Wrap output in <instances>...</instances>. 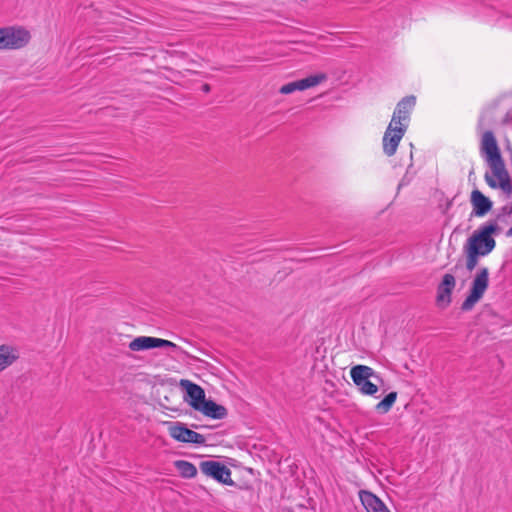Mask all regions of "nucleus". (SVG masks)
Segmentation results:
<instances>
[{"label": "nucleus", "mask_w": 512, "mask_h": 512, "mask_svg": "<svg viewBox=\"0 0 512 512\" xmlns=\"http://www.w3.org/2000/svg\"><path fill=\"white\" fill-rule=\"evenodd\" d=\"M480 151L492 172V175L486 172L484 176L488 186L493 189L500 188L507 196L512 195L510 176L492 131L488 130L483 133Z\"/></svg>", "instance_id": "nucleus-1"}, {"label": "nucleus", "mask_w": 512, "mask_h": 512, "mask_svg": "<svg viewBox=\"0 0 512 512\" xmlns=\"http://www.w3.org/2000/svg\"><path fill=\"white\" fill-rule=\"evenodd\" d=\"M499 230L500 227L495 220L488 221L473 232L464 247L481 253L482 256H487L496 246V241L492 235L497 234Z\"/></svg>", "instance_id": "nucleus-2"}, {"label": "nucleus", "mask_w": 512, "mask_h": 512, "mask_svg": "<svg viewBox=\"0 0 512 512\" xmlns=\"http://www.w3.org/2000/svg\"><path fill=\"white\" fill-rule=\"evenodd\" d=\"M350 376L359 391L364 395L373 396L378 392V386L370 381L371 378L382 382L381 376L371 367L356 365L350 370Z\"/></svg>", "instance_id": "nucleus-3"}, {"label": "nucleus", "mask_w": 512, "mask_h": 512, "mask_svg": "<svg viewBox=\"0 0 512 512\" xmlns=\"http://www.w3.org/2000/svg\"><path fill=\"white\" fill-rule=\"evenodd\" d=\"M489 286V270L481 267L475 274L466 299L461 304L462 311H471L481 300Z\"/></svg>", "instance_id": "nucleus-4"}, {"label": "nucleus", "mask_w": 512, "mask_h": 512, "mask_svg": "<svg viewBox=\"0 0 512 512\" xmlns=\"http://www.w3.org/2000/svg\"><path fill=\"white\" fill-rule=\"evenodd\" d=\"M31 39L30 32L22 27L0 28V50H18L24 48Z\"/></svg>", "instance_id": "nucleus-5"}, {"label": "nucleus", "mask_w": 512, "mask_h": 512, "mask_svg": "<svg viewBox=\"0 0 512 512\" xmlns=\"http://www.w3.org/2000/svg\"><path fill=\"white\" fill-rule=\"evenodd\" d=\"M167 425L170 437L178 442L197 445H204L206 442L202 434L187 428L182 422H167Z\"/></svg>", "instance_id": "nucleus-6"}, {"label": "nucleus", "mask_w": 512, "mask_h": 512, "mask_svg": "<svg viewBox=\"0 0 512 512\" xmlns=\"http://www.w3.org/2000/svg\"><path fill=\"white\" fill-rule=\"evenodd\" d=\"M199 468L203 474L219 483L229 486L234 485V481L231 478V470L221 462L214 460L202 461Z\"/></svg>", "instance_id": "nucleus-7"}, {"label": "nucleus", "mask_w": 512, "mask_h": 512, "mask_svg": "<svg viewBox=\"0 0 512 512\" xmlns=\"http://www.w3.org/2000/svg\"><path fill=\"white\" fill-rule=\"evenodd\" d=\"M406 130L407 125L395 126L389 123L383 136V151L387 156L391 157L396 153L399 142L405 135Z\"/></svg>", "instance_id": "nucleus-8"}, {"label": "nucleus", "mask_w": 512, "mask_h": 512, "mask_svg": "<svg viewBox=\"0 0 512 512\" xmlns=\"http://www.w3.org/2000/svg\"><path fill=\"white\" fill-rule=\"evenodd\" d=\"M153 348H172L180 350V347L175 343L161 338L139 336L130 341V350L132 351H145Z\"/></svg>", "instance_id": "nucleus-9"}, {"label": "nucleus", "mask_w": 512, "mask_h": 512, "mask_svg": "<svg viewBox=\"0 0 512 512\" xmlns=\"http://www.w3.org/2000/svg\"><path fill=\"white\" fill-rule=\"evenodd\" d=\"M415 104H416V97L413 95L406 96V97L402 98L398 102V104L393 112V116L390 121V124H393L395 126H400V125L408 126L407 122L409 121L410 113L413 110V108L415 107Z\"/></svg>", "instance_id": "nucleus-10"}, {"label": "nucleus", "mask_w": 512, "mask_h": 512, "mask_svg": "<svg viewBox=\"0 0 512 512\" xmlns=\"http://www.w3.org/2000/svg\"><path fill=\"white\" fill-rule=\"evenodd\" d=\"M456 285V280L453 274L446 273L441 282L437 286L436 303L441 308L448 307L451 302V294Z\"/></svg>", "instance_id": "nucleus-11"}, {"label": "nucleus", "mask_w": 512, "mask_h": 512, "mask_svg": "<svg viewBox=\"0 0 512 512\" xmlns=\"http://www.w3.org/2000/svg\"><path fill=\"white\" fill-rule=\"evenodd\" d=\"M181 385L186 389V402L194 410H197L206 399L204 389L189 380H181Z\"/></svg>", "instance_id": "nucleus-12"}, {"label": "nucleus", "mask_w": 512, "mask_h": 512, "mask_svg": "<svg viewBox=\"0 0 512 512\" xmlns=\"http://www.w3.org/2000/svg\"><path fill=\"white\" fill-rule=\"evenodd\" d=\"M470 202L473 208L472 214L477 217L485 216L493 207L492 201L478 189L472 191Z\"/></svg>", "instance_id": "nucleus-13"}, {"label": "nucleus", "mask_w": 512, "mask_h": 512, "mask_svg": "<svg viewBox=\"0 0 512 512\" xmlns=\"http://www.w3.org/2000/svg\"><path fill=\"white\" fill-rule=\"evenodd\" d=\"M196 411L201 412L206 417L217 420L224 419L228 414L227 409L223 405L217 404L212 399H205Z\"/></svg>", "instance_id": "nucleus-14"}, {"label": "nucleus", "mask_w": 512, "mask_h": 512, "mask_svg": "<svg viewBox=\"0 0 512 512\" xmlns=\"http://www.w3.org/2000/svg\"><path fill=\"white\" fill-rule=\"evenodd\" d=\"M359 498L367 512H383L387 509L383 501L368 490H360Z\"/></svg>", "instance_id": "nucleus-15"}, {"label": "nucleus", "mask_w": 512, "mask_h": 512, "mask_svg": "<svg viewBox=\"0 0 512 512\" xmlns=\"http://www.w3.org/2000/svg\"><path fill=\"white\" fill-rule=\"evenodd\" d=\"M19 359L17 348L8 345H0V373L12 366Z\"/></svg>", "instance_id": "nucleus-16"}, {"label": "nucleus", "mask_w": 512, "mask_h": 512, "mask_svg": "<svg viewBox=\"0 0 512 512\" xmlns=\"http://www.w3.org/2000/svg\"><path fill=\"white\" fill-rule=\"evenodd\" d=\"M174 466L181 477L186 479L194 478L197 475L196 466L186 460H177L174 462Z\"/></svg>", "instance_id": "nucleus-17"}, {"label": "nucleus", "mask_w": 512, "mask_h": 512, "mask_svg": "<svg viewBox=\"0 0 512 512\" xmlns=\"http://www.w3.org/2000/svg\"><path fill=\"white\" fill-rule=\"evenodd\" d=\"M326 80H327V75L325 73H318V74L310 75L306 78L298 80V84H299L300 91H303L308 88L315 87Z\"/></svg>", "instance_id": "nucleus-18"}, {"label": "nucleus", "mask_w": 512, "mask_h": 512, "mask_svg": "<svg viewBox=\"0 0 512 512\" xmlns=\"http://www.w3.org/2000/svg\"><path fill=\"white\" fill-rule=\"evenodd\" d=\"M397 396L398 394L396 391L388 393L379 403L376 404V412L379 414L388 413L396 402Z\"/></svg>", "instance_id": "nucleus-19"}, {"label": "nucleus", "mask_w": 512, "mask_h": 512, "mask_svg": "<svg viewBox=\"0 0 512 512\" xmlns=\"http://www.w3.org/2000/svg\"><path fill=\"white\" fill-rule=\"evenodd\" d=\"M464 252L466 255V269L471 272L476 268L479 258L483 256L481 253L465 247Z\"/></svg>", "instance_id": "nucleus-20"}, {"label": "nucleus", "mask_w": 512, "mask_h": 512, "mask_svg": "<svg viewBox=\"0 0 512 512\" xmlns=\"http://www.w3.org/2000/svg\"><path fill=\"white\" fill-rule=\"evenodd\" d=\"M297 90L300 91L298 80L297 81H293V82H289L287 84H284L280 88L279 92L281 94L287 95V94H291V93H293V92H295Z\"/></svg>", "instance_id": "nucleus-21"}, {"label": "nucleus", "mask_w": 512, "mask_h": 512, "mask_svg": "<svg viewBox=\"0 0 512 512\" xmlns=\"http://www.w3.org/2000/svg\"><path fill=\"white\" fill-rule=\"evenodd\" d=\"M502 123L507 125L512 123V108L508 110L502 120Z\"/></svg>", "instance_id": "nucleus-22"}, {"label": "nucleus", "mask_w": 512, "mask_h": 512, "mask_svg": "<svg viewBox=\"0 0 512 512\" xmlns=\"http://www.w3.org/2000/svg\"><path fill=\"white\" fill-rule=\"evenodd\" d=\"M502 212L506 215L512 214V203L510 205H506L502 208Z\"/></svg>", "instance_id": "nucleus-23"}, {"label": "nucleus", "mask_w": 512, "mask_h": 512, "mask_svg": "<svg viewBox=\"0 0 512 512\" xmlns=\"http://www.w3.org/2000/svg\"><path fill=\"white\" fill-rule=\"evenodd\" d=\"M210 90H211V87H210V85H209V84H204V85L202 86V91H203V92L208 93V92H210Z\"/></svg>", "instance_id": "nucleus-24"}, {"label": "nucleus", "mask_w": 512, "mask_h": 512, "mask_svg": "<svg viewBox=\"0 0 512 512\" xmlns=\"http://www.w3.org/2000/svg\"><path fill=\"white\" fill-rule=\"evenodd\" d=\"M507 237H512V226L506 231Z\"/></svg>", "instance_id": "nucleus-25"}]
</instances>
